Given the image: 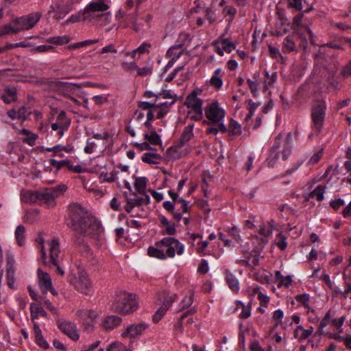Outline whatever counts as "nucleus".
I'll return each instance as SVG.
<instances>
[{
  "mask_svg": "<svg viewBox=\"0 0 351 351\" xmlns=\"http://www.w3.org/2000/svg\"><path fill=\"white\" fill-rule=\"evenodd\" d=\"M25 113V108H21L18 111H16L14 108H12L8 112V115L12 119H21Z\"/></svg>",
  "mask_w": 351,
  "mask_h": 351,
  "instance_id": "nucleus-51",
  "label": "nucleus"
},
{
  "mask_svg": "<svg viewBox=\"0 0 351 351\" xmlns=\"http://www.w3.org/2000/svg\"><path fill=\"white\" fill-rule=\"evenodd\" d=\"M225 280L228 285V287L234 293H239L240 290V285L239 280L235 275L228 269H226L223 272Z\"/></svg>",
  "mask_w": 351,
  "mask_h": 351,
  "instance_id": "nucleus-17",
  "label": "nucleus"
},
{
  "mask_svg": "<svg viewBox=\"0 0 351 351\" xmlns=\"http://www.w3.org/2000/svg\"><path fill=\"white\" fill-rule=\"evenodd\" d=\"M331 324V319H328L326 318H322L321 320L319 325L318 326L317 330L316 332L313 334L314 337H318V341L321 339V336L322 335H324V328L327 326L328 325Z\"/></svg>",
  "mask_w": 351,
  "mask_h": 351,
  "instance_id": "nucleus-33",
  "label": "nucleus"
},
{
  "mask_svg": "<svg viewBox=\"0 0 351 351\" xmlns=\"http://www.w3.org/2000/svg\"><path fill=\"white\" fill-rule=\"evenodd\" d=\"M324 192L325 186L319 184L310 193V196L315 197L318 202H321L324 199Z\"/></svg>",
  "mask_w": 351,
  "mask_h": 351,
  "instance_id": "nucleus-38",
  "label": "nucleus"
},
{
  "mask_svg": "<svg viewBox=\"0 0 351 351\" xmlns=\"http://www.w3.org/2000/svg\"><path fill=\"white\" fill-rule=\"evenodd\" d=\"M55 199L62 195L68 189L64 184L49 188Z\"/></svg>",
  "mask_w": 351,
  "mask_h": 351,
  "instance_id": "nucleus-41",
  "label": "nucleus"
},
{
  "mask_svg": "<svg viewBox=\"0 0 351 351\" xmlns=\"http://www.w3.org/2000/svg\"><path fill=\"white\" fill-rule=\"evenodd\" d=\"M184 105L192 110L202 109V100L197 97L195 91H193L186 97Z\"/></svg>",
  "mask_w": 351,
  "mask_h": 351,
  "instance_id": "nucleus-19",
  "label": "nucleus"
},
{
  "mask_svg": "<svg viewBox=\"0 0 351 351\" xmlns=\"http://www.w3.org/2000/svg\"><path fill=\"white\" fill-rule=\"evenodd\" d=\"M282 51L289 53L295 50L296 47L294 41L290 36H287L283 41Z\"/></svg>",
  "mask_w": 351,
  "mask_h": 351,
  "instance_id": "nucleus-39",
  "label": "nucleus"
},
{
  "mask_svg": "<svg viewBox=\"0 0 351 351\" xmlns=\"http://www.w3.org/2000/svg\"><path fill=\"white\" fill-rule=\"evenodd\" d=\"M284 317V312L281 309L276 310L273 313V319L276 322V324L278 325L282 323Z\"/></svg>",
  "mask_w": 351,
  "mask_h": 351,
  "instance_id": "nucleus-63",
  "label": "nucleus"
},
{
  "mask_svg": "<svg viewBox=\"0 0 351 351\" xmlns=\"http://www.w3.org/2000/svg\"><path fill=\"white\" fill-rule=\"evenodd\" d=\"M209 270L208 262L206 259H202L198 265L197 272L199 274H205Z\"/></svg>",
  "mask_w": 351,
  "mask_h": 351,
  "instance_id": "nucleus-58",
  "label": "nucleus"
},
{
  "mask_svg": "<svg viewBox=\"0 0 351 351\" xmlns=\"http://www.w3.org/2000/svg\"><path fill=\"white\" fill-rule=\"evenodd\" d=\"M264 73L267 79L264 82L263 88L264 90H267L269 86H273V84L276 82L278 75L276 72H274L271 75H269V72L267 70L264 71Z\"/></svg>",
  "mask_w": 351,
  "mask_h": 351,
  "instance_id": "nucleus-36",
  "label": "nucleus"
},
{
  "mask_svg": "<svg viewBox=\"0 0 351 351\" xmlns=\"http://www.w3.org/2000/svg\"><path fill=\"white\" fill-rule=\"evenodd\" d=\"M109 8L108 4L104 0H94L89 3L84 10L83 19L92 16V13L104 12Z\"/></svg>",
  "mask_w": 351,
  "mask_h": 351,
  "instance_id": "nucleus-12",
  "label": "nucleus"
},
{
  "mask_svg": "<svg viewBox=\"0 0 351 351\" xmlns=\"http://www.w3.org/2000/svg\"><path fill=\"white\" fill-rule=\"evenodd\" d=\"M340 75L343 78L351 77V59L341 68Z\"/></svg>",
  "mask_w": 351,
  "mask_h": 351,
  "instance_id": "nucleus-55",
  "label": "nucleus"
},
{
  "mask_svg": "<svg viewBox=\"0 0 351 351\" xmlns=\"http://www.w3.org/2000/svg\"><path fill=\"white\" fill-rule=\"evenodd\" d=\"M122 322V319L117 315H108L103 321L102 326L104 329L111 330L118 327Z\"/></svg>",
  "mask_w": 351,
  "mask_h": 351,
  "instance_id": "nucleus-21",
  "label": "nucleus"
},
{
  "mask_svg": "<svg viewBox=\"0 0 351 351\" xmlns=\"http://www.w3.org/2000/svg\"><path fill=\"white\" fill-rule=\"evenodd\" d=\"M25 228L23 225H19L16 227L15 230V238L19 246H23L25 244Z\"/></svg>",
  "mask_w": 351,
  "mask_h": 351,
  "instance_id": "nucleus-32",
  "label": "nucleus"
},
{
  "mask_svg": "<svg viewBox=\"0 0 351 351\" xmlns=\"http://www.w3.org/2000/svg\"><path fill=\"white\" fill-rule=\"evenodd\" d=\"M30 313L32 322H34V319H37L39 315L43 317H47V312L44 308L38 306L35 303H32L30 304Z\"/></svg>",
  "mask_w": 351,
  "mask_h": 351,
  "instance_id": "nucleus-30",
  "label": "nucleus"
},
{
  "mask_svg": "<svg viewBox=\"0 0 351 351\" xmlns=\"http://www.w3.org/2000/svg\"><path fill=\"white\" fill-rule=\"evenodd\" d=\"M179 44H183V47L186 48V46L190 43L191 42V37L189 34L182 32L179 34L178 38Z\"/></svg>",
  "mask_w": 351,
  "mask_h": 351,
  "instance_id": "nucleus-56",
  "label": "nucleus"
},
{
  "mask_svg": "<svg viewBox=\"0 0 351 351\" xmlns=\"http://www.w3.org/2000/svg\"><path fill=\"white\" fill-rule=\"evenodd\" d=\"M79 315L81 318L86 320L87 324H89V322H93L98 316L97 312L86 309L80 311Z\"/></svg>",
  "mask_w": 351,
  "mask_h": 351,
  "instance_id": "nucleus-31",
  "label": "nucleus"
},
{
  "mask_svg": "<svg viewBox=\"0 0 351 351\" xmlns=\"http://www.w3.org/2000/svg\"><path fill=\"white\" fill-rule=\"evenodd\" d=\"M228 130L230 134L234 136L240 135L242 132L241 125L232 119H230Z\"/></svg>",
  "mask_w": 351,
  "mask_h": 351,
  "instance_id": "nucleus-43",
  "label": "nucleus"
},
{
  "mask_svg": "<svg viewBox=\"0 0 351 351\" xmlns=\"http://www.w3.org/2000/svg\"><path fill=\"white\" fill-rule=\"evenodd\" d=\"M58 326L60 330L73 341H77L80 335L77 332L75 326L70 322L58 321Z\"/></svg>",
  "mask_w": 351,
  "mask_h": 351,
  "instance_id": "nucleus-15",
  "label": "nucleus"
},
{
  "mask_svg": "<svg viewBox=\"0 0 351 351\" xmlns=\"http://www.w3.org/2000/svg\"><path fill=\"white\" fill-rule=\"evenodd\" d=\"M160 158L161 156L158 154L147 152L143 154L142 160L143 162L150 165L156 164L157 162H155L154 159H160Z\"/></svg>",
  "mask_w": 351,
  "mask_h": 351,
  "instance_id": "nucleus-44",
  "label": "nucleus"
},
{
  "mask_svg": "<svg viewBox=\"0 0 351 351\" xmlns=\"http://www.w3.org/2000/svg\"><path fill=\"white\" fill-rule=\"evenodd\" d=\"M73 0H62L60 6H62V8L60 9L55 14H53V17L58 21L63 19L73 10Z\"/></svg>",
  "mask_w": 351,
  "mask_h": 351,
  "instance_id": "nucleus-20",
  "label": "nucleus"
},
{
  "mask_svg": "<svg viewBox=\"0 0 351 351\" xmlns=\"http://www.w3.org/2000/svg\"><path fill=\"white\" fill-rule=\"evenodd\" d=\"M291 138V132L287 134L286 138H284V135L280 133L275 138L274 143L272 146L273 152L276 149H279L281 147H283L282 151V156L283 160H287L291 154L292 146L290 143V139Z\"/></svg>",
  "mask_w": 351,
  "mask_h": 351,
  "instance_id": "nucleus-10",
  "label": "nucleus"
},
{
  "mask_svg": "<svg viewBox=\"0 0 351 351\" xmlns=\"http://www.w3.org/2000/svg\"><path fill=\"white\" fill-rule=\"evenodd\" d=\"M346 317L345 316H341L339 319H331V325L336 328L337 330H339L343 326L344 322H345Z\"/></svg>",
  "mask_w": 351,
  "mask_h": 351,
  "instance_id": "nucleus-64",
  "label": "nucleus"
},
{
  "mask_svg": "<svg viewBox=\"0 0 351 351\" xmlns=\"http://www.w3.org/2000/svg\"><path fill=\"white\" fill-rule=\"evenodd\" d=\"M179 203L181 204V206L179 208L176 210V212H180L182 215L184 213H186L189 211L190 206H189V202L185 199H179Z\"/></svg>",
  "mask_w": 351,
  "mask_h": 351,
  "instance_id": "nucleus-61",
  "label": "nucleus"
},
{
  "mask_svg": "<svg viewBox=\"0 0 351 351\" xmlns=\"http://www.w3.org/2000/svg\"><path fill=\"white\" fill-rule=\"evenodd\" d=\"M330 24L331 27H337V29L341 31H347L351 29V25H348L345 23L342 22H335L334 21H330Z\"/></svg>",
  "mask_w": 351,
  "mask_h": 351,
  "instance_id": "nucleus-59",
  "label": "nucleus"
},
{
  "mask_svg": "<svg viewBox=\"0 0 351 351\" xmlns=\"http://www.w3.org/2000/svg\"><path fill=\"white\" fill-rule=\"evenodd\" d=\"M35 341L39 347H40L43 349L49 348V345L48 342L45 340L43 335L35 338Z\"/></svg>",
  "mask_w": 351,
  "mask_h": 351,
  "instance_id": "nucleus-62",
  "label": "nucleus"
},
{
  "mask_svg": "<svg viewBox=\"0 0 351 351\" xmlns=\"http://www.w3.org/2000/svg\"><path fill=\"white\" fill-rule=\"evenodd\" d=\"M106 351H127V348L122 343L115 341L112 343Z\"/></svg>",
  "mask_w": 351,
  "mask_h": 351,
  "instance_id": "nucleus-53",
  "label": "nucleus"
},
{
  "mask_svg": "<svg viewBox=\"0 0 351 351\" xmlns=\"http://www.w3.org/2000/svg\"><path fill=\"white\" fill-rule=\"evenodd\" d=\"M205 115L208 121H204V124L218 123L223 121L226 115L225 110L219 106L217 101H213L205 108Z\"/></svg>",
  "mask_w": 351,
  "mask_h": 351,
  "instance_id": "nucleus-7",
  "label": "nucleus"
},
{
  "mask_svg": "<svg viewBox=\"0 0 351 351\" xmlns=\"http://www.w3.org/2000/svg\"><path fill=\"white\" fill-rule=\"evenodd\" d=\"M176 252L178 255H182L184 245L175 237H165L147 249V254L150 257L160 260L174 258Z\"/></svg>",
  "mask_w": 351,
  "mask_h": 351,
  "instance_id": "nucleus-2",
  "label": "nucleus"
},
{
  "mask_svg": "<svg viewBox=\"0 0 351 351\" xmlns=\"http://www.w3.org/2000/svg\"><path fill=\"white\" fill-rule=\"evenodd\" d=\"M147 180V179L145 177H140L136 178L134 187L138 193L141 194H144L145 193Z\"/></svg>",
  "mask_w": 351,
  "mask_h": 351,
  "instance_id": "nucleus-35",
  "label": "nucleus"
},
{
  "mask_svg": "<svg viewBox=\"0 0 351 351\" xmlns=\"http://www.w3.org/2000/svg\"><path fill=\"white\" fill-rule=\"evenodd\" d=\"M53 119L55 121L51 122V128L52 131L57 132V135L60 139L64 136V132L68 130L71 125V120L63 110L57 112Z\"/></svg>",
  "mask_w": 351,
  "mask_h": 351,
  "instance_id": "nucleus-9",
  "label": "nucleus"
},
{
  "mask_svg": "<svg viewBox=\"0 0 351 351\" xmlns=\"http://www.w3.org/2000/svg\"><path fill=\"white\" fill-rule=\"evenodd\" d=\"M60 253V239L56 237L49 242V261H47V263L45 264L48 265L49 267L54 266L56 267V272L63 276L64 271L59 265L58 257Z\"/></svg>",
  "mask_w": 351,
  "mask_h": 351,
  "instance_id": "nucleus-8",
  "label": "nucleus"
},
{
  "mask_svg": "<svg viewBox=\"0 0 351 351\" xmlns=\"http://www.w3.org/2000/svg\"><path fill=\"white\" fill-rule=\"evenodd\" d=\"M65 223L75 232L76 237L75 243L77 245H81L83 243L84 237H90L97 239L103 232L100 221L78 203H71L68 206Z\"/></svg>",
  "mask_w": 351,
  "mask_h": 351,
  "instance_id": "nucleus-1",
  "label": "nucleus"
},
{
  "mask_svg": "<svg viewBox=\"0 0 351 351\" xmlns=\"http://www.w3.org/2000/svg\"><path fill=\"white\" fill-rule=\"evenodd\" d=\"M193 128L194 124H189L186 126L181 134V136L178 141L180 145H185L193 137Z\"/></svg>",
  "mask_w": 351,
  "mask_h": 351,
  "instance_id": "nucleus-24",
  "label": "nucleus"
},
{
  "mask_svg": "<svg viewBox=\"0 0 351 351\" xmlns=\"http://www.w3.org/2000/svg\"><path fill=\"white\" fill-rule=\"evenodd\" d=\"M21 31V29H19V27H12L10 25H5L0 28V34L1 36L8 35L10 34H17Z\"/></svg>",
  "mask_w": 351,
  "mask_h": 351,
  "instance_id": "nucleus-46",
  "label": "nucleus"
},
{
  "mask_svg": "<svg viewBox=\"0 0 351 351\" xmlns=\"http://www.w3.org/2000/svg\"><path fill=\"white\" fill-rule=\"evenodd\" d=\"M160 227L165 228V233L169 235H175L177 233L176 226L179 222L176 220L174 222L171 223L166 217L162 215H158Z\"/></svg>",
  "mask_w": 351,
  "mask_h": 351,
  "instance_id": "nucleus-18",
  "label": "nucleus"
},
{
  "mask_svg": "<svg viewBox=\"0 0 351 351\" xmlns=\"http://www.w3.org/2000/svg\"><path fill=\"white\" fill-rule=\"evenodd\" d=\"M193 302V295L190 294L189 295H185L182 302L180 304V310H184L189 307Z\"/></svg>",
  "mask_w": 351,
  "mask_h": 351,
  "instance_id": "nucleus-52",
  "label": "nucleus"
},
{
  "mask_svg": "<svg viewBox=\"0 0 351 351\" xmlns=\"http://www.w3.org/2000/svg\"><path fill=\"white\" fill-rule=\"evenodd\" d=\"M145 138L148 141L149 144L154 145H158L162 144V141L160 139V136L157 134L156 131H153L150 134H145Z\"/></svg>",
  "mask_w": 351,
  "mask_h": 351,
  "instance_id": "nucleus-37",
  "label": "nucleus"
},
{
  "mask_svg": "<svg viewBox=\"0 0 351 351\" xmlns=\"http://www.w3.org/2000/svg\"><path fill=\"white\" fill-rule=\"evenodd\" d=\"M247 83L252 95L256 97L258 95L259 82L249 78L247 80Z\"/></svg>",
  "mask_w": 351,
  "mask_h": 351,
  "instance_id": "nucleus-49",
  "label": "nucleus"
},
{
  "mask_svg": "<svg viewBox=\"0 0 351 351\" xmlns=\"http://www.w3.org/2000/svg\"><path fill=\"white\" fill-rule=\"evenodd\" d=\"M177 295L167 291H159L156 296V302L160 306L152 316L154 323H158L165 315L167 310L172 305Z\"/></svg>",
  "mask_w": 351,
  "mask_h": 351,
  "instance_id": "nucleus-4",
  "label": "nucleus"
},
{
  "mask_svg": "<svg viewBox=\"0 0 351 351\" xmlns=\"http://www.w3.org/2000/svg\"><path fill=\"white\" fill-rule=\"evenodd\" d=\"M37 204L45 206L47 208L53 207L56 206V199L49 188L38 191Z\"/></svg>",
  "mask_w": 351,
  "mask_h": 351,
  "instance_id": "nucleus-14",
  "label": "nucleus"
},
{
  "mask_svg": "<svg viewBox=\"0 0 351 351\" xmlns=\"http://www.w3.org/2000/svg\"><path fill=\"white\" fill-rule=\"evenodd\" d=\"M223 74L224 73L222 71L221 69H217L210 80V85L217 89H220L223 85V80L221 77Z\"/></svg>",
  "mask_w": 351,
  "mask_h": 351,
  "instance_id": "nucleus-27",
  "label": "nucleus"
},
{
  "mask_svg": "<svg viewBox=\"0 0 351 351\" xmlns=\"http://www.w3.org/2000/svg\"><path fill=\"white\" fill-rule=\"evenodd\" d=\"M176 203L171 201H165L162 203L163 208L169 213L171 214L174 220L180 222L182 219V213L180 212H176Z\"/></svg>",
  "mask_w": 351,
  "mask_h": 351,
  "instance_id": "nucleus-26",
  "label": "nucleus"
},
{
  "mask_svg": "<svg viewBox=\"0 0 351 351\" xmlns=\"http://www.w3.org/2000/svg\"><path fill=\"white\" fill-rule=\"evenodd\" d=\"M21 200L25 203L36 204L38 202V191H27L21 194Z\"/></svg>",
  "mask_w": 351,
  "mask_h": 351,
  "instance_id": "nucleus-28",
  "label": "nucleus"
},
{
  "mask_svg": "<svg viewBox=\"0 0 351 351\" xmlns=\"http://www.w3.org/2000/svg\"><path fill=\"white\" fill-rule=\"evenodd\" d=\"M326 114V103L324 100L317 101L311 108V117L313 128L317 133L322 130Z\"/></svg>",
  "mask_w": 351,
  "mask_h": 351,
  "instance_id": "nucleus-5",
  "label": "nucleus"
},
{
  "mask_svg": "<svg viewBox=\"0 0 351 351\" xmlns=\"http://www.w3.org/2000/svg\"><path fill=\"white\" fill-rule=\"evenodd\" d=\"M67 279L69 282L73 285L79 292L86 295L91 292L92 283L87 273L84 269H78L77 276H75L73 274H69Z\"/></svg>",
  "mask_w": 351,
  "mask_h": 351,
  "instance_id": "nucleus-6",
  "label": "nucleus"
},
{
  "mask_svg": "<svg viewBox=\"0 0 351 351\" xmlns=\"http://www.w3.org/2000/svg\"><path fill=\"white\" fill-rule=\"evenodd\" d=\"M110 308L116 313L129 314L137 308V303L132 294L120 291L114 295Z\"/></svg>",
  "mask_w": 351,
  "mask_h": 351,
  "instance_id": "nucleus-3",
  "label": "nucleus"
},
{
  "mask_svg": "<svg viewBox=\"0 0 351 351\" xmlns=\"http://www.w3.org/2000/svg\"><path fill=\"white\" fill-rule=\"evenodd\" d=\"M184 145H180L179 143H177L174 146H172L167 149V154L169 157L173 159H178L189 152V149H182Z\"/></svg>",
  "mask_w": 351,
  "mask_h": 351,
  "instance_id": "nucleus-22",
  "label": "nucleus"
},
{
  "mask_svg": "<svg viewBox=\"0 0 351 351\" xmlns=\"http://www.w3.org/2000/svg\"><path fill=\"white\" fill-rule=\"evenodd\" d=\"M148 324L142 322L136 324L128 326L125 330L122 332V337L134 338L143 334V332L147 328Z\"/></svg>",
  "mask_w": 351,
  "mask_h": 351,
  "instance_id": "nucleus-13",
  "label": "nucleus"
},
{
  "mask_svg": "<svg viewBox=\"0 0 351 351\" xmlns=\"http://www.w3.org/2000/svg\"><path fill=\"white\" fill-rule=\"evenodd\" d=\"M151 47L150 43H143L138 48L132 51L134 55H136L137 53L139 54H143L149 52V49Z\"/></svg>",
  "mask_w": 351,
  "mask_h": 351,
  "instance_id": "nucleus-57",
  "label": "nucleus"
},
{
  "mask_svg": "<svg viewBox=\"0 0 351 351\" xmlns=\"http://www.w3.org/2000/svg\"><path fill=\"white\" fill-rule=\"evenodd\" d=\"M221 44L223 50L227 53H230L236 48L235 44L229 38L221 39Z\"/></svg>",
  "mask_w": 351,
  "mask_h": 351,
  "instance_id": "nucleus-47",
  "label": "nucleus"
},
{
  "mask_svg": "<svg viewBox=\"0 0 351 351\" xmlns=\"http://www.w3.org/2000/svg\"><path fill=\"white\" fill-rule=\"evenodd\" d=\"M43 16L41 12H34L27 15L17 17L14 19V23L19 25V29L22 30H28L33 28L39 21Z\"/></svg>",
  "mask_w": 351,
  "mask_h": 351,
  "instance_id": "nucleus-11",
  "label": "nucleus"
},
{
  "mask_svg": "<svg viewBox=\"0 0 351 351\" xmlns=\"http://www.w3.org/2000/svg\"><path fill=\"white\" fill-rule=\"evenodd\" d=\"M0 97L5 104H10L17 99V90L14 87H6Z\"/></svg>",
  "mask_w": 351,
  "mask_h": 351,
  "instance_id": "nucleus-23",
  "label": "nucleus"
},
{
  "mask_svg": "<svg viewBox=\"0 0 351 351\" xmlns=\"http://www.w3.org/2000/svg\"><path fill=\"white\" fill-rule=\"evenodd\" d=\"M295 300L306 308L311 309L309 306V295L307 293L299 294L295 296Z\"/></svg>",
  "mask_w": 351,
  "mask_h": 351,
  "instance_id": "nucleus-48",
  "label": "nucleus"
},
{
  "mask_svg": "<svg viewBox=\"0 0 351 351\" xmlns=\"http://www.w3.org/2000/svg\"><path fill=\"white\" fill-rule=\"evenodd\" d=\"M7 283L10 288L14 289L15 279H14V269L12 266H10L6 270Z\"/></svg>",
  "mask_w": 351,
  "mask_h": 351,
  "instance_id": "nucleus-45",
  "label": "nucleus"
},
{
  "mask_svg": "<svg viewBox=\"0 0 351 351\" xmlns=\"http://www.w3.org/2000/svg\"><path fill=\"white\" fill-rule=\"evenodd\" d=\"M226 231L228 234V236L232 237V239L235 241L239 242L241 241V239L239 234V231L236 228V226L228 228Z\"/></svg>",
  "mask_w": 351,
  "mask_h": 351,
  "instance_id": "nucleus-50",
  "label": "nucleus"
},
{
  "mask_svg": "<svg viewBox=\"0 0 351 351\" xmlns=\"http://www.w3.org/2000/svg\"><path fill=\"white\" fill-rule=\"evenodd\" d=\"M49 162L50 165L58 171L64 167H67L70 165L71 161L69 160H56L55 159H49Z\"/></svg>",
  "mask_w": 351,
  "mask_h": 351,
  "instance_id": "nucleus-40",
  "label": "nucleus"
},
{
  "mask_svg": "<svg viewBox=\"0 0 351 351\" xmlns=\"http://www.w3.org/2000/svg\"><path fill=\"white\" fill-rule=\"evenodd\" d=\"M50 87L52 90L58 92L64 96H66L69 93H71L74 90L73 86L66 82H51L50 84Z\"/></svg>",
  "mask_w": 351,
  "mask_h": 351,
  "instance_id": "nucleus-16",
  "label": "nucleus"
},
{
  "mask_svg": "<svg viewBox=\"0 0 351 351\" xmlns=\"http://www.w3.org/2000/svg\"><path fill=\"white\" fill-rule=\"evenodd\" d=\"M38 276L40 282V285L42 289H45L46 287H50L51 285V279L50 276L47 272H43L40 269H38Z\"/></svg>",
  "mask_w": 351,
  "mask_h": 351,
  "instance_id": "nucleus-29",
  "label": "nucleus"
},
{
  "mask_svg": "<svg viewBox=\"0 0 351 351\" xmlns=\"http://www.w3.org/2000/svg\"><path fill=\"white\" fill-rule=\"evenodd\" d=\"M185 49V47H183V44H177L168 49L167 56L176 62L183 55Z\"/></svg>",
  "mask_w": 351,
  "mask_h": 351,
  "instance_id": "nucleus-25",
  "label": "nucleus"
},
{
  "mask_svg": "<svg viewBox=\"0 0 351 351\" xmlns=\"http://www.w3.org/2000/svg\"><path fill=\"white\" fill-rule=\"evenodd\" d=\"M287 8L294 9L296 11L302 10V0H287Z\"/></svg>",
  "mask_w": 351,
  "mask_h": 351,
  "instance_id": "nucleus-54",
  "label": "nucleus"
},
{
  "mask_svg": "<svg viewBox=\"0 0 351 351\" xmlns=\"http://www.w3.org/2000/svg\"><path fill=\"white\" fill-rule=\"evenodd\" d=\"M69 41L70 38L69 36L66 35L50 37L47 39L48 43L59 45L67 44L69 43Z\"/></svg>",
  "mask_w": 351,
  "mask_h": 351,
  "instance_id": "nucleus-34",
  "label": "nucleus"
},
{
  "mask_svg": "<svg viewBox=\"0 0 351 351\" xmlns=\"http://www.w3.org/2000/svg\"><path fill=\"white\" fill-rule=\"evenodd\" d=\"M251 315V304L247 305H243L242 311L239 315L240 318L247 319Z\"/></svg>",
  "mask_w": 351,
  "mask_h": 351,
  "instance_id": "nucleus-60",
  "label": "nucleus"
},
{
  "mask_svg": "<svg viewBox=\"0 0 351 351\" xmlns=\"http://www.w3.org/2000/svg\"><path fill=\"white\" fill-rule=\"evenodd\" d=\"M275 244L280 250H285L287 248V237L281 232L278 233L274 240Z\"/></svg>",
  "mask_w": 351,
  "mask_h": 351,
  "instance_id": "nucleus-42",
  "label": "nucleus"
}]
</instances>
